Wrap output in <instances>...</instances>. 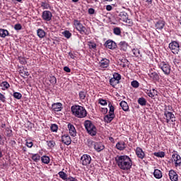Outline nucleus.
Here are the masks:
<instances>
[{
	"mask_svg": "<svg viewBox=\"0 0 181 181\" xmlns=\"http://www.w3.org/2000/svg\"><path fill=\"white\" fill-rule=\"evenodd\" d=\"M99 66L101 69H107L110 66V61L107 58H103L99 62Z\"/></svg>",
	"mask_w": 181,
	"mask_h": 181,
	"instance_id": "16",
	"label": "nucleus"
},
{
	"mask_svg": "<svg viewBox=\"0 0 181 181\" xmlns=\"http://www.w3.org/2000/svg\"><path fill=\"white\" fill-rule=\"evenodd\" d=\"M94 2H97V0H89L88 4H94Z\"/></svg>",
	"mask_w": 181,
	"mask_h": 181,
	"instance_id": "61",
	"label": "nucleus"
},
{
	"mask_svg": "<svg viewBox=\"0 0 181 181\" xmlns=\"http://www.w3.org/2000/svg\"><path fill=\"white\" fill-rule=\"evenodd\" d=\"M0 101L1 103H6V97H5V95L0 93Z\"/></svg>",
	"mask_w": 181,
	"mask_h": 181,
	"instance_id": "48",
	"label": "nucleus"
},
{
	"mask_svg": "<svg viewBox=\"0 0 181 181\" xmlns=\"http://www.w3.org/2000/svg\"><path fill=\"white\" fill-rule=\"evenodd\" d=\"M58 175L62 180H67V179H69V177H67V174L63 171L59 172Z\"/></svg>",
	"mask_w": 181,
	"mask_h": 181,
	"instance_id": "32",
	"label": "nucleus"
},
{
	"mask_svg": "<svg viewBox=\"0 0 181 181\" xmlns=\"http://www.w3.org/2000/svg\"><path fill=\"white\" fill-rule=\"evenodd\" d=\"M31 159H33L34 162H39V160H40V155L38 153L32 154Z\"/></svg>",
	"mask_w": 181,
	"mask_h": 181,
	"instance_id": "34",
	"label": "nucleus"
},
{
	"mask_svg": "<svg viewBox=\"0 0 181 181\" xmlns=\"http://www.w3.org/2000/svg\"><path fill=\"white\" fill-rule=\"evenodd\" d=\"M24 76H29L28 71H24Z\"/></svg>",
	"mask_w": 181,
	"mask_h": 181,
	"instance_id": "64",
	"label": "nucleus"
},
{
	"mask_svg": "<svg viewBox=\"0 0 181 181\" xmlns=\"http://www.w3.org/2000/svg\"><path fill=\"white\" fill-rule=\"evenodd\" d=\"M164 115L165 117L167 124H169L170 121L171 122H175L176 121V117H175V115L172 113V112L165 110L164 112Z\"/></svg>",
	"mask_w": 181,
	"mask_h": 181,
	"instance_id": "9",
	"label": "nucleus"
},
{
	"mask_svg": "<svg viewBox=\"0 0 181 181\" xmlns=\"http://www.w3.org/2000/svg\"><path fill=\"white\" fill-rule=\"evenodd\" d=\"M64 70L66 72V73H70L71 71V69H70L69 68V66H64Z\"/></svg>",
	"mask_w": 181,
	"mask_h": 181,
	"instance_id": "55",
	"label": "nucleus"
},
{
	"mask_svg": "<svg viewBox=\"0 0 181 181\" xmlns=\"http://www.w3.org/2000/svg\"><path fill=\"white\" fill-rule=\"evenodd\" d=\"M131 86L134 87V88H138V87H139V82H138V81H133L131 83Z\"/></svg>",
	"mask_w": 181,
	"mask_h": 181,
	"instance_id": "44",
	"label": "nucleus"
},
{
	"mask_svg": "<svg viewBox=\"0 0 181 181\" xmlns=\"http://www.w3.org/2000/svg\"><path fill=\"white\" fill-rule=\"evenodd\" d=\"M71 111L76 118H86L87 117V110L86 108L81 105H73L71 107Z\"/></svg>",
	"mask_w": 181,
	"mask_h": 181,
	"instance_id": "2",
	"label": "nucleus"
},
{
	"mask_svg": "<svg viewBox=\"0 0 181 181\" xmlns=\"http://www.w3.org/2000/svg\"><path fill=\"white\" fill-rule=\"evenodd\" d=\"M136 155L140 158L144 159L145 158V153L142 150V148L137 147L136 148Z\"/></svg>",
	"mask_w": 181,
	"mask_h": 181,
	"instance_id": "23",
	"label": "nucleus"
},
{
	"mask_svg": "<svg viewBox=\"0 0 181 181\" xmlns=\"http://www.w3.org/2000/svg\"><path fill=\"white\" fill-rule=\"evenodd\" d=\"M6 132H7V136H11L12 135V130L9 127H6Z\"/></svg>",
	"mask_w": 181,
	"mask_h": 181,
	"instance_id": "50",
	"label": "nucleus"
},
{
	"mask_svg": "<svg viewBox=\"0 0 181 181\" xmlns=\"http://www.w3.org/2000/svg\"><path fill=\"white\" fill-rule=\"evenodd\" d=\"M81 163L83 166H87L91 163V156L88 154H83L81 158Z\"/></svg>",
	"mask_w": 181,
	"mask_h": 181,
	"instance_id": "10",
	"label": "nucleus"
},
{
	"mask_svg": "<svg viewBox=\"0 0 181 181\" xmlns=\"http://www.w3.org/2000/svg\"><path fill=\"white\" fill-rule=\"evenodd\" d=\"M106 11H112V6L111 5H107L106 6Z\"/></svg>",
	"mask_w": 181,
	"mask_h": 181,
	"instance_id": "56",
	"label": "nucleus"
},
{
	"mask_svg": "<svg viewBox=\"0 0 181 181\" xmlns=\"http://www.w3.org/2000/svg\"><path fill=\"white\" fill-rule=\"evenodd\" d=\"M105 146L101 142H95L94 143V149L96 152H101V151H104Z\"/></svg>",
	"mask_w": 181,
	"mask_h": 181,
	"instance_id": "17",
	"label": "nucleus"
},
{
	"mask_svg": "<svg viewBox=\"0 0 181 181\" xmlns=\"http://www.w3.org/2000/svg\"><path fill=\"white\" fill-rule=\"evenodd\" d=\"M41 160H42V163H45V165H48V163H50V158L47 156H43L41 158Z\"/></svg>",
	"mask_w": 181,
	"mask_h": 181,
	"instance_id": "31",
	"label": "nucleus"
},
{
	"mask_svg": "<svg viewBox=\"0 0 181 181\" xmlns=\"http://www.w3.org/2000/svg\"><path fill=\"white\" fill-rule=\"evenodd\" d=\"M125 148H127V144H125L124 141H118L116 144V148H117L118 151H124Z\"/></svg>",
	"mask_w": 181,
	"mask_h": 181,
	"instance_id": "19",
	"label": "nucleus"
},
{
	"mask_svg": "<svg viewBox=\"0 0 181 181\" xmlns=\"http://www.w3.org/2000/svg\"><path fill=\"white\" fill-rule=\"evenodd\" d=\"M153 175L156 179H162V171L160 170L156 169L153 172Z\"/></svg>",
	"mask_w": 181,
	"mask_h": 181,
	"instance_id": "28",
	"label": "nucleus"
},
{
	"mask_svg": "<svg viewBox=\"0 0 181 181\" xmlns=\"http://www.w3.org/2000/svg\"><path fill=\"white\" fill-rule=\"evenodd\" d=\"M148 76L152 78L153 81H159L160 77H159V74L156 72H150L148 74Z\"/></svg>",
	"mask_w": 181,
	"mask_h": 181,
	"instance_id": "22",
	"label": "nucleus"
},
{
	"mask_svg": "<svg viewBox=\"0 0 181 181\" xmlns=\"http://www.w3.org/2000/svg\"><path fill=\"white\" fill-rule=\"evenodd\" d=\"M173 63H174L175 64H179L180 63V60L178 59H175L173 60Z\"/></svg>",
	"mask_w": 181,
	"mask_h": 181,
	"instance_id": "59",
	"label": "nucleus"
},
{
	"mask_svg": "<svg viewBox=\"0 0 181 181\" xmlns=\"http://www.w3.org/2000/svg\"><path fill=\"white\" fill-rule=\"evenodd\" d=\"M132 52H133V54H134V56H139V49H133V50H132Z\"/></svg>",
	"mask_w": 181,
	"mask_h": 181,
	"instance_id": "52",
	"label": "nucleus"
},
{
	"mask_svg": "<svg viewBox=\"0 0 181 181\" xmlns=\"http://www.w3.org/2000/svg\"><path fill=\"white\" fill-rule=\"evenodd\" d=\"M128 13L125 11H121L118 15V18L122 22H125V23H128L129 26L132 25V20L129 19L128 17Z\"/></svg>",
	"mask_w": 181,
	"mask_h": 181,
	"instance_id": "8",
	"label": "nucleus"
},
{
	"mask_svg": "<svg viewBox=\"0 0 181 181\" xmlns=\"http://www.w3.org/2000/svg\"><path fill=\"white\" fill-rule=\"evenodd\" d=\"M138 104H139V105H141L142 107L146 105V99H145V98H139L137 100Z\"/></svg>",
	"mask_w": 181,
	"mask_h": 181,
	"instance_id": "30",
	"label": "nucleus"
},
{
	"mask_svg": "<svg viewBox=\"0 0 181 181\" xmlns=\"http://www.w3.org/2000/svg\"><path fill=\"white\" fill-rule=\"evenodd\" d=\"M120 107H122L123 111H126V112L129 111V106H128V103L127 102H125L124 100H122L120 103Z\"/></svg>",
	"mask_w": 181,
	"mask_h": 181,
	"instance_id": "25",
	"label": "nucleus"
},
{
	"mask_svg": "<svg viewBox=\"0 0 181 181\" xmlns=\"http://www.w3.org/2000/svg\"><path fill=\"white\" fill-rule=\"evenodd\" d=\"M105 46L107 49H110V50H114L117 49V43L112 40H108L105 42Z\"/></svg>",
	"mask_w": 181,
	"mask_h": 181,
	"instance_id": "11",
	"label": "nucleus"
},
{
	"mask_svg": "<svg viewBox=\"0 0 181 181\" xmlns=\"http://www.w3.org/2000/svg\"><path fill=\"white\" fill-rule=\"evenodd\" d=\"M20 63H21V64H25L26 63V61L25 60V59L21 58V59H20Z\"/></svg>",
	"mask_w": 181,
	"mask_h": 181,
	"instance_id": "60",
	"label": "nucleus"
},
{
	"mask_svg": "<svg viewBox=\"0 0 181 181\" xmlns=\"http://www.w3.org/2000/svg\"><path fill=\"white\" fill-rule=\"evenodd\" d=\"M37 35L38 37H40V39H43V37H45L46 36V32H45V30H43V29L39 28L37 30Z\"/></svg>",
	"mask_w": 181,
	"mask_h": 181,
	"instance_id": "26",
	"label": "nucleus"
},
{
	"mask_svg": "<svg viewBox=\"0 0 181 181\" xmlns=\"http://www.w3.org/2000/svg\"><path fill=\"white\" fill-rule=\"evenodd\" d=\"M173 159L174 160L175 165L176 167L180 166L181 158L180 156H179V154H173Z\"/></svg>",
	"mask_w": 181,
	"mask_h": 181,
	"instance_id": "21",
	"label": "nucleus"
},
{
	"mask_svg": "<svg viewBox=\"0 0 181 181\" xmlns=\"http://www.w3.org/2000/svg\"><path fill=\"white\" fill-rule=\"evenodd\" d=\"M168 176L171 181H178L179 180V175H177V173H176V171H175L174 170H170L169 171Z\"/></svg>",
	"mask_w": 181,
	"mask_h": 181,
	"instance_id": "13",
	"label": "nucleus"
},
{
	"mask_svg": "<svg viewBox=\"0 0 181 181\" xmlns=\"http://www.w3.org/2000/svg\"><path fill=\"white\" fill-rule=\"evenodd\" d=\"M53 15L50 11H44L42 14V18L43 21H46L47 22H49L52 19Z\"/></svg>",
	"mask_w": 181,
	"mask_h": 181,
	"instance_id": "12",
	"label": "nucleus"
},
{
	"mask_svg": "<svg viewBox=\"0 0 181 181\" xmlns=\"http://www.w3.org/2000/svg\"><path fill=\"white\" fill-rule=\"evenodd\" d=\"M49 81L51 84L54 85V84H57V79L54 76H50Z\"/></svg>",
	"mask_w": 181,
	"mask_h": 181,
	"instance_id": "46",
	"label": "nucleus"
},
{
	"mask_svg": "<svg viewBox=\"0 0 181 181\" xmlns=\"http://www.w3.org/2000/svg\"><path fill=\"white\" fill-rule=\"evenodd\" d=\"M69 56L71 57V59H76V55L72 52H69Z\"/></svg>",
	"mask_w": 181,
	"mask_h": 181,
	"instance_id": "57",
	"label": "nucleus"
},
{
	"mask_svg": "<svg viewBox=\"0 0 181 181\" xmlns=\"http://www.w3.org/2000/svg\"><path fill=\"white\" fill-rule=\"evenodd\" d=\"M154 156H156L157 158H165V152H156L154 153Z\"/></svg>",
	"mask_w": 181,
	"mask_h": 181,
	"instance_id": "40",
	"label": "nucleus"
},
{
	"mask_svg": "<svg viewBox=\"0 0 181 181\" xmlns=\"http://www.w3.org/2000/svg\"><path fill=\"white\" fill-rule=\"evenodd\" d=\"M168 47L173 54H178L179 52H180V45L176 41H172L169 44Z\"/></svg>",
	"mask_w": 181,
	"mask_h": 181,
	"instance_id": "7",
	"label": "nucleus"
},
{
	"mask_svg": "<svg viewBox=\"0 0 181 181\" xmlns=\"http://www.w3.org/2000/svg\"><path fill=\"white\" fill-rule=\"evenodd\" d=\"M4 141H2V136L0 135V145H3Z\"/></svg>",
	"mask_w": 181,
	"mask_h": 181,
	"instance_id": "62",
	"label": "nucleus"
},
{
	"mask_svg": "<svg viewBox=\"0 0 181 181\" xmlns=\"http://www.w3.org/2000/svg\"><path fill=\"white\" fill-rule=\"evenodd\" d=\"M110 86H112V87L115 88V86H117V84H119V81H117L114 78H112L110 79Z\"/></svg>",
	"mask_w": 181,
	"mask_h": 181,
	"instance_id": "33",
	"label": "nucleus"
},
{
	"mask_svg": "<svg viewBox=\"0 0 181 181\" xmlns=\"http://www.w3.org/2000/svg\"><path fill=\"white\" fill-rule=\"evenodd\" d=\"M94 144H95V142L91 139H88L86 141V145L88 146V148H91V146H94Z\"/></svg>",
	"mask_w": 181,
	"mask_h": 181,
	"instance_id": "45",
	"label": "nucleus"
},
{
	"mask_svg": "<svg viewBox=\"0 0 181 181\" xmlns=\"http://www.w3.org/2000/svg\"><path fill=\"white\" fill-rule=\"evenodd\" d=\"M112 78H114L117 81H119V80H121V74H119L118 73H115V74H113Z\"/></svg>",
	"mask_w": 181,
	"mask_h": 181,
	"instance_id": "41",
	"label": "nucleus"
},
{
	"mask_svg": "<svg viewBox=\"0 0 181 181\" xmlns=\"http://www.w3.org/2000/svg\"><path fill=\"white\" fill-rule=\"evenodd\" d=\"M118 46L119 47V49L122 50V52H127V50H128V42L125 41H121L118 44Z\"/></svg>",
	"mask_w": 181,
	"mask_h": 181,
	"instance_id": "20",
	"label": "nucleus"
},
{
	"mask_svg": "<svg viewBox=\"0 0 181 181\" xmlns=\"http://www.w3.org/2000/svg\"><path fill=\"white\" fill-rule=\"evenodd\" d=\"M41 6H42V9H49V8H50V4H49L46 1H42L41 3Z\"/></svg>",
	"mask_w": 181,
	"mask_h": 181,
	"instance_id": "37",
	"label": "nucleus"
},
{
	"mask_svg": "<svg viewBox=\"0 0 181 181\" xmlns=\"http://www.w3.org/2000/svg\"><path fill=\"white\" fill-rule=\"evenodd\" d=\"M13 96L16 100H21V98H22V93H21L19 92H14L13 94Z\"/></svg>",
	"mask_w": 181,
	"mask_h": 181,
	"instance_id": "36",
	"label": "nucleus"
},
{
	"mask_svg": "<svg viewBox=\"0 0 181 181\" xmlns=\"http://www.w3.org/2000/svg\"><path fill=\"white\" fill-rule=\"evenodd\" d=\"M9 35V32L8 30L0 29V37H6Z\"/></svg>",
	"mask_w": 181,
	"mask_h": 181,
	"instance_id": "29",
	"label": "nucleus"
},
{
	"mask_svg": "<svg viewBox=\"0 0 181 181\" xmlns=\"http://www.w3.org/2000/svg\"><path fill=\"white\" fill-rule=\"evenodd\" d=\"M74 25L76 30H78L81 35H88L87 28L82 25L81 22L78 20H74Z\"/></svg>",
	"mask_w": 181,
	"mask_h": 181,
	"instance_id": "5",
	"label": "nucleus"
},
{
	"mask_svg": "<svg viewBox=\"0 0 181 181\" xmlns=\"http://www.w3.org/2000/svg\"><path fill=\"white\" fill-rule=\"evenodd\" d=\"M108 106L110 108L109 114L105 115L104 117V121L106 122V124H110V122H111L112 119L115 118V114L114 113L115 108L111 103H109Z\"/></svg>",
	"mask_w": 181,
	"mask_h": 181,
	"instance_id": "4",
	"label": "nucleus"
},
{
	"mask_svg": "<svg viewBox=\"0 0 181 181\" xmlns=\"http://www.w3.org/2000/svg\"><path fill=\"white\" fill-rule=\"evenodd\" d=\"M62 35H64V37H66V39H70V37H71V33L69 30H65L62 33Z\"/></svg>",
	"mask_w": 181,
	"mask_h": 181,
	"instance_id": "39",
	"label": "nucleus"
},
{
	"mask_svg": "<svg viewBox=\"0 0 181 181\" xmlns=\"http://www.w3.org/2000/svg\"><path fill=\"white\" fill-rule=\"evenodd\" d=\"M86 95H87V92L81 90L79 92V98L80 100H85Z\"/></svg>",
	"mask_w": 181,
	"mask_h": 181,
	"instance_id": "35",
	"label": "nucleus"
},
{
	"mask_svg": "<svg viewBox=\"0 0 181 181\" xmlns=\"http://www.w3.org/2000/svg\"><path fill=\"white\" fill-rule=\"evenodd\" d=\"M6 124L5 123H2L1 127V128H6Z\"/></svg>",
	"mask_w": 181,
	"mask_h": 181,
	"instance_id": "63",
	"label": "nucleus"
},
{
	"mask_svg": "<svg viewBox=\"0 0 181 181\" xmlns=\"http://www.w3.org/2000/svg\"><path fill=\"white\" fill-rule=\"evenodd\" d=\"M62 143L69 146V145L71 144V137L69 134H64L62 136Z\"/></svg>",
	"mask_w": 181,
	"mask_h": 181,
	"instance_id": "14",
	"label": "nucleus"
},
{
	"mask_svg": "<svg viewBox=\"0 0 181 181\" xmlns=\"http://www.w3.org/2000/svg\"><path fill=\"white\" fill-rule=\"evenodd\" d=\"M88 12L89 15H94V13H95V10L93 8H90L88 9Z\"/></svg>",
	"mask_w": 181,
	"mask_h": 181,
	"instance_id": "53",
	"label": "nucleus"
},
{
	"mask_svg": "<svg viewBox=\"0 0 181 181\" xmlns=\"http://www.w3.org/2000/svg\"><path fill=\"white\" fill-rule=\"evenodd\" d=\"M148 97H151V98H153L155 97V95L150 90L148 93Z\"/></svg>",
	"mask_w": 181,
	"mask_h": 181,
	"instance_id": "58",
	"label": "nucleus"
},
{
	"mask_svg": "<svg viewBox=\"0 0 181 181\" xmlns=\"http://www.w3.org/2000/svg\"><path fill=\"white\" fill-rule=\"evenodd\" d=\"M50 129L52 132H57V130L59 129V127L56 124H53L50 127Z\"/></svg>",
	"mask_w": 181,
	"mask_h": 181,
	"instance_id": "38",
	"label": "nucleus"
},
{
	"mask_svg": "<svg viewBox=\"0 0 181 181\" xmlns=\"http://www.w3.org/2000/svg\"><path fill=\"white\" fill-rule=\"evenodd\" d=\"M47 145L49 146V148H54L55 145H56V142L54 141H47Z\"/></svg>",
	"mask_w": 181,
	"mask_h": 181,
	"instance_id": "47",
	"label": "nucleus"
},
{
	"mask_svg": "<svg viewBox=\"0 0 181 181\" xmlns=\"http://www.w3.org/2000/svg\"><path fill=\"white\" fill-rule=\"evenodd\" d=\"M115 160L121 170H129L132 168V160L127 155L117 156Z\"/></svg>",
	"mask_w": 181,
	"mask_h": 181,
	"instance_id": "1",
	"label": "nucleus"
},
{
	"mask_svg": "<svg viewBox=\"0 0 181 181\" xmlns=\"http://www.w3.org/2000/svg\"><path fill=\"white\" fill-rule=\"evenodd\" d=\"M26 146H28V148H32V146H33V142L26 141Z\"/></svg>",
	"mask_w": 181,
	"mask_h": 181,
	"instance_id": "54",
	"label": "nucleus"
},
{
	"mask_svg": "<svg viewBox=\"0 0 181 181\" xmlns=\"http://www.w3.org/2000/svg\"><path fill=\"white\" fill-rule=\"evenodd\" d=\"M87 134L90 136H95L97 135V127L90 120H86L83 123Z\"/></svg>",
	"mask_w": 181,
	"mask_h": 181,
	"instance_id": "3",
	"label": "nucleus"
},
{
	"mask_svg": "<svg viewBox=\"0 0 181 181\" xmlns=\"http://www.w3.org/2000/svg\"><path fill=\"white\" fill-rule=\"evenodd\" d=\"M0 87L1 88V90L3 91H5V90H8V88L11 87V86L7 81H3L0 83Z\"/></svg>",
	"mask_w": 181,
	"mask_h": 181,
	"instance_id": "27",
	"label": "nucleus"
},
{
	"mask_svg": "<svg viewBox=\"0 0 181 181\" xmlns=\"http://www.w3.org/2000/svg\"><path fill=\"white\" fill-rule=\"evenodd\" d=\"M15 30H22V25L20 23H17L14 25Z\"/></svg>",
	"mask_w": 181,
	"mask_h": 181,
	"instance_id": "49",
	"label": "nucleus"
},
{
	"mask_svg": "<svg viewBox=\"0 0 181 181\" xmlns=\"http://www.w3.org/2000/svg\"><path fill=\"white\" fill-rule=\"evenodd\" d=\"M68 129L71 136H76L77 135V130H76V127H74V125L71 123L68 124Z\"/></svg>",
	"mask_w": 181,
	"mask_h": 181,
	"instance_id": "15",
	"label": "nucleus"
},
{
	"mask_svg": "<svg viewBox=\"0 0 181 181\" xmlns=\"http://www.w3.org/2000/svg\"><path fill=\"white\" fill-rule=\"evenodd\" d=\"M99 104H100V105H107V100L104 99H99Z\"/></svg>",
	"mask_w": 181,
	"mask_h": 181,
	"instance_id": "51",
	"label": "nucleus"
},
{
	"mask_svg": "<svg viewBox=\"0 0 181 181\" xmlns=\"http://www.w3.org/2000/svg\"><path fill=\"white\" fill-rule=\"evenodd\" d=\"M156 29H158V30H162V29H163V28H165V21H158L156 23Z\"/></svg>",
	"mask_w": 181,
	"mask_h": 181,
	"instance_id": "24",
	"label": "nucleus"
},
{
	"mask_svg": "<svg viewBox=\"0 0 181 181\" xmlns=\"http://www.w3.org/2000/svg\"><path fill=\"white\" fill-rule=\"evenodd\" d=\"M113 33L115 35H117V36H119V35H121V28H119L118 27L115 28L113 30Z\"/></svg>",
	"mask_w": 181,
	"mask_h": 181,
	"instance_id": "42",
	"label": "nucleus"
},
{
	"mask_svg": "<svg viewBox=\"0 0 181 181\" xmlns=\"http://www.w3.org/2000/svg\"><path fill=\"white\" fill-rule=\"evenodd\" d=\"M158 67L160 69V70H162L165 76H169V74H170V71L172 69L170 68L169 63L163 61L160 62L158 63Z\"/></svg>",
	"mask_w": 181,
	"mask_h": 181,
	"instance_id": "6",
	"label": "nucleus"
},
{
	"mask_svg": "<svg viewBox=\"0 0 181 181\" xmlns=\"http://www.w3.org/2000/svg\"><path fill=\"white\" fill-rule=\"evenodd\" d=\"M89 49H93L95 50L97 49V44L95 42H88Z\"/></svg>",
	"mask_w": 181,
	"mask_h": 181,
	"instance_id": "43",
	"label": "nucleus"
},
{
	"mask_svg": "<svg viewBox=\"0 0 181 181\" xmlns=\"http://www.w3.org/2000/svg\"><path fill=\"white\" fill-rule=\"evenodd\" d=\"M52 108L53 111L59 112V111H62V110H63V105L61 103H56L52 104Z\"/></svg>",
	"mask_w": 181,
	"mask_h": 181,
	"instance_id": "18",
	"label": "nucleus"
}]
</instances>
